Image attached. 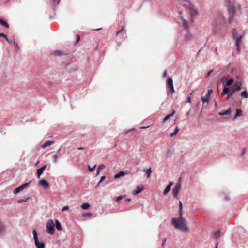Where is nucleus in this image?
<instances>
[{
  "label": "nucleus",
  "instance_id": "f257e3e1",
  "mask_svg": "<svg viewBox=\"0 0 248 248\" xmlns=\"http://www.w3.org/2000/svg\"><path fill=\"white\" fill-rule=\"evenodd\" d=\"M223 21L224 18L222 15L219 13H217L214 16L212 23L213 33L215 35H218L222 38L224 37V35L221 33L220 31Z\"/></svg>",
  "mask_w": 248,
  "mask_h": 248
},
{
  "label": "nucleus",
  "instance_id": "f03ea898",
  "mask_svg": "<svg viewBox=\"0 0 248 248\" xmlns=\"http://www.w3.org/2000/svg\"><path fill=\"white\" fill-rule=\"evenodd\" d=\"M225 4L229 14L228 21L231 23L234 18L236 10L240 9L241 6L236 1L231 0H226Z\"/></svg>",
  "mask_w": 248,
  "mask_h": 248
},
{
  "label": "nucleus",
  "instance_id": "7ed1b4c3",
  "mask_svg": "<svg viewBox=\"0 0 248 248\" xmlns=\"http://www.w3.org/2000/svg\"><path fill=\"white\" fill-rule=\"evenodd\" d=\"M242 82L241 81L236 82L232 87L228 86H224L223 87L221 95L225 96L226 94L232 95L237 91L241 90Z\"/></svg>",
  "mask_w": 248,
  "mask_h": 248
},
{
  "label": "nucleus",
  "instance_id": "20e7f679",
  "mask_svg": "<svg viewBox=\"0 0 248 248\" xmlns=\"http://www.w3.org/2000/svg\"><path fill=\"white\" fill-rule=\"evenodd\" d=\"M172 224L177 229H179L182 231H186L188 230L186 221L183 217V215H179L178 218H172Z\"/></svg>",
  "mask_w": 248,
  "mask_h": 248
},
{
  "label": "nucleus",
  "instance_id": "39448f33",
  "mask_svg": "<svg viewBox=\"0 0 248 248\" xmlns=\"http://www.w3.org/2000/svg\"><path fill=\"white\" fill-rule=\"evenodd\" d=\"M178 1L180 4L188 8L191 16L197 15L198 11L194 8V6L191 3L190 0H178Z\"/></svg>",
  "mask_w": 248,
  "mask_h": 248
},
{
  "label": "nucleus",
  "instance_id": "423d86ee",
  "mask_svg": "<svg viewBox=\"0 0 248 248\" xmlns=\"http://www.w3.org/2000/svg\"><path fill=\"white\" fill-rule=\"evenodd\" d=\"M34 244L36 248H44L45 246V243L43 241H39L38 237V233L35 229L32 231Z\"/></svg>",
  "mask_w": 248,
  "mask_h": 248
},
{
  "label": "nucleus",
  "instance_id": "0eeeda50",
  "mask_svg": "<svg viewBox=\"0 0 248 248\" xmlns=\"http://www.w3.org/2000/svg\"><path fill=\"white\" fill-rule=\"evenodd\" d=\"M46 231L47 232L52 235L54 233L55 229V224L53 222V220L52 219L48 220L47 224H46Z\"/></svg>",
  "mask_w": 248,
  "mask_h": 248
},
{
  "label": "nucleus",
  "instance_id": "6e6552de",
  "mask_svg": "<svg viewBox=\"0 0 248 248\" xmlns=\"http://www.w3.org/2000/svg\"><path fill=\"white\" fill-rule=\"evenodd\" d=\"M167 86L168 88L167 93H172L174 92L173 80L171 78H168L167 79Z\"/></svg>",
  "mask_w": 248,
  "mask_h": 248
},
{
  "label": "nucleus",
  "instance_id": "1a4fd4ad",
  "mask_svg": "<svg viewBox=\"0 0 248 248\" xmlns=\"http://www.w3.org/2000/svg\"><path fill=\"white\" fill-rule=\"evenodd\" d=\"M221 80L223 84L224 85V86L230 87L233 85L234 82V80L231 77L225 78L224 76L222 78Z\"/></svg>",
  "mask_w": 248,
  "mask_h": 248
},
{
  "label": "nucleus",
  "instance_id": "9d476101",
  "mask_svg": "<svg viewBox=\"0 0 248 248\" xmlns=\"http://www.w3.org/2000/svg\"><path fill=\"white\" fill-rule=\"evenodd\" d=\"M31 181H29V182L25 183L21 185H20L18 187L15 189L14 190V194L16 195L25 189V188H27V187L29 186L30 184L31 183Z\"/></svg>",
  "mask_w": 248,
  "mask_h": 248
},
{
  "label": "nucleus",
  "instance_id": "9b49d317",
  "mask_svg": "<svg viewBox=\"0 0 248 248\" xmlns=\"http://www.w3.org/2000/svg\"><path fill=\"white\" fill-rule=\"evenodd\" d=\"M38 184L39 185L42 186L44 189H47L49 187V183L45 179H41L40 180Z\"/></svg>",
  "mask_w": 248,
  "mask_h": 248
},
{
  "label": "nucleus",
  "instance_id": "f8f14e48",
  "mask_svg": "<svg viewBox=\"0 0 248 248\" xmlns=\"http://www.w3.org/2000/svg\"><path fill=\"white\" fill-rule=\"evenodd\" d=\"M143 186H139L136 187V189L132 191L133 195H137L144 190Z\"/></svg>",
  "mask_w": 248,
  "mask_h": 248
},
{
  "label": "nucleus",
  "instance_id": "ddd939ff",
  "mask_svg": "<svg viewBox=\"0 0 248 248\" xmlns=\"http://www.w3.org/2000/svg\"><path fill=\"white\" fill-rule=\"evenodd\" d=\"M172 185L173 183L172 182H169V183L168 184V185L164 190L163 194L164 195H166L170 192Z\"/></svg>",
  "mask_w": 248,
  "mask_h": 248
},
{
  "label": "nucleus",
  "instance_id": "4468645a",
  "mask_svg": "<svg viewBox=\"0 0 248 248\" xmlns=\"http://www.w3.org/2000/svg\"><path fill=\"white\" fill-rule=\"evenodd\" d=\"M46 167V165H45L37 170V176L38 178H40Z\"/></svg>",
  "mask_w": 248,
  "mask_h": 248
},
{
  "label": "nucleus",
  "instance_id": "2eb2a0df",
  "mask_svg": "<svg viewBox=\"0 0 248 248\" xmlns=\"http://www.w3.org/2000/svg\"><path fill=\"white\" fill-rule=\"evenodd\" d=\"M124 27H123L121 29H120L117 31L116 35L117 36L119 35L120 36L121 33H122V36L121 38L123 39V38H126V33H124Z\"/></svg>",
  "mask_w": 248,
  "mask_h": 248
},
{
  "label": "nucleus",
  "instance_id": "dca6fc26",
  "mask_svg": "<svg viewBox=\"0 0 248 248\" xmlns=\"http://www.w3.org/2000/svg\"><path fill=\"white\" fill-rule=\"evenodd\" d=\"M182 20L183 27L186 30V31H188L189 30V25L188 22L186 20L184 19L183 17H181Z\"/></svg>",
  "mask_w": 248,
  "mask_h": 248
},
{
  "label": "nucleus",
  "instance_id": "f3484780",
  "mask_svg": "<svg viewBox=\"0 0 248 248\" xmlns=\"http://www.w3.org/2000/svg\"><path fill=\"white\" fill-rule=\"evenodd\" d=\"M242 115V111L241 109L237 108L236 109V113L233 119L234 120L238 117H240Z\"/></svg>",
  "mask_w": 248,
  "mask_h": 248
},
{
  "label": "nucleus",
  "instance_id": "a211bd4d",
  "mask_svg": "<svg viewBox=\"0 0 248 248\" xmlns=\"http://www.w3.org/2000/svg\"><path fill=\"white\" fill-rule=\"evenodd\" d=\"M125 174H126V172L123 171H120L118 173L115 174L114 178L115 179H118L122 176H124Z\"/></svg>",
  "mask_w": 248,
  "mask_h": 248
},
{
  "label": "nucleus",
  "instance_id": "6ab92c4d",
  "mask_svg": "<svg viewBox=\"0 0 248 248\" xmlns=\"http://www.w3.org/2000/svg\"><path fill=\"white\" fill-rule=\"evenodd\" d=\"M231 108H228L227 110H226V111H224V112H220L219 113V115L220 116H224V115H228L229 114H231Z\"/></svg>",
  "mask_w": 248,
  "mask_h": 248
},
{
  "label": "nucleus",
  "instance_id": "aec40b11",
  "mask_svg": "<svg viewBox=\"0 0 248 248\" xmlns=\"http://www.w3.org/2000/svg\"><path fill=\"white\" fill-rule=\"evenodd\" d=\"M54 143V141L47 140L42 145V147L43 148H45L47 147H48L52 145Z\"/></svg>",
  "mask_w": 248,
  "mask_h": 248
},
{
  "label": "nucleus",
  "instance_id": "412c9836",
  "mask_svg": "<svg viewBox=\"0 0 248 248\" xmlns=\"http://www.w3.org/2000/svg\"><path fill=\"white\" fill-rule=\"evenodd\" d=\"M175 113V111L174 110H173V111L170 114L167 115L163 119V121L164 122L167 121L169 119H170L171 117H172L174 114Z\"/></svg>",
  "mask_w": 248,
  "mask_h": 248
},
{
  "label": "nucleus",
  "instance_id": "4be33fe9",
  "mask_svg": "<svg viewBox=\"0 0 248 248\" xmlns=\"http://www.w3.org/2000/svg\"><path fill=\"white\" fill-rule=\"evenodd\" d=\"M0 24L7 28L9 27V25L8 22L1 18H0Z\"/></svg>",
  "mask_w": 248,
  "mask_h": 248
},
{
  "label": "nucleus",
  "instance_id": "5701e85b",
  "mask_svg": "<svg viewBox=\"0 0 248 248\" xmlns=\"http://www.w3.org/2000/svg\"><path fill=\"white\" fill-rule=\"evenodd\" d=\"M180 192V189L174 187L172 189L173 196L174 198H177L178 195H179Z\"/></svg>",
  "mask_w": 248,
  "mask_h": 248
},
{
  "label": "nucleus",
  "instance_id": "b1692460",
  "mask_svg": "<svg viewBox=\"0 0 248 248\" xmlns=\"http://www.w3.org/2000/svg\"><path fill=\"white\" fill-rule=\"evenodd\" d=\"M55 227L57 230H58L59 231L62 230V225H61L60 222L58 220H55Z\"/></svg>",
  "mask_w": 248,
  "mask_h": 248
},
{
  "label": "nucleus",
  "instance_id": "393cba45",
  "mask_svg": "<svg viewBox=\"0 0 248 248\" xmlns=\"http://www.w3.org/2000/svg\"><path fill=\"white\" fill-rule=\"evenodd\" d=\"M240 95L243 98H248V92L245 90L241 92Z\"/></svg>",
  "mask_w": 248,
  "mask_h": 248
},
{
  "label": "nucleus",
  "instance_id": "a878e982",
  "mask_svg": "<svg viewBox=\"0 0 248 248\" xmlns=\"http://www.w3.org/2000/svg\"><path fill=\"white\" fill-rule=\"evenodd\" d=\"M234 39L236 40L235 45H240L242 42V35H240Z\"/></svg>",
  "mask_w": 248,
  "mask_h": 248
},
{
  "label": "nucleus",
  "instance_id": "bb28decb",
  "mask_svg": "<svg viewBox=\"0 0 248 248\" xmlns=\"http://www.w3.org/2000/svg\"><path fill=\"white\" fill-rule=\"evenodd\" d=\"M143 171L146 172L147 178L150 177L151 174V173L152 172V169H151V168H149L147 169H144L143 170Z\"/></svg>",
  "mask_w": 248,
  "mask_h": 248
},
{
  "label": "nucleus",
  "instance_id": "cd10ccee",
  "mask_svg": "<svg viewBox=\"0 0 248 248\" xmlns=\"http://www.w3.org/2000/svg\"><path fill=\"white\" fill-rule=\"evenodd\" d=\"M90 205L89 203L86 202L81 204V207L83 210H87L89 208Z\"/></svg>",
  "mask_w": 248,
  "mask_h": 248
},
{
  "label": "nucleus",
  "instance_id": "c85d7f7f",
  "mask_svg": "<svg viewBox=\"0 0 248 248\" xmlns=\"http://www.w3.org/2000/svg\"><path fill=\"white\" fill-rule=\"evenodd\" d=\"M5 231V226L3 225L0 220V235L2 234V233Z\"/></svg>",
  "mask_w": 248,
  "mask_h": 248
},
{
  "label": "nucleus",
  "instance_id": "c756f323",
  "mask_svg": "<svg viewBox=\"0 0 248 248\" xmlns=\"http://www.w3.org/2000/svg\"><path fill=\"white\" fill-rule=\"evenodd\" d=\"M183 205L181 201H179V215H183Z\"/></svg>",
  "mask_w": 248,
  "mask_h": 248
},
{
  "label": "nucleus",
  "instance_id": "7c9ffc66",
  "mask_svg": "<svg viewBox=\"0 0 248 248\" xmlns=\"http://www.w3.org/2000/svg\"><path fill=\"white\" fill-rule=\"evenodd\" d=\"M232 36L233 39L237 38L238 36L235 28H233L232 31Z\"/></svg>",
  "mask_w": 248,
  "mask_h": 248
},
{
  "label": "nucleus",
  "instance_id": "2f4dec72",
  "mask_svg": "<svg viewBox=\"0 0 248 248\" xmlns=\"http://www.w3.org/2000/svg\"><path fill=\"white\" fill-rule=\"evenodd\" d=\"M105 167L106 166L104 164L99 165L97 169L96 176L99 173L101 169H104Z\"/></svg>",
  "mask_w": 248,
  "mask_h": 248
},
{
  "label": "nucleus",
  "instance_id": "473e14b6",
  "mask_svg": "<svg viewBox=\"0 0 248 248\" xmlns=\"http://www.w3.org/2000/svg\"><path fill=\"white\" fill-rule=\"evenodd\" d=\"M221 234V231L220 230H217L214 233V237L216 239H217L220 237Z\"/></svg>",
  "mask_w": 248,
  "mask_h": 248
},
{
  "label": "nucleus",
  "instance_id": "72a5a7b5",
  "mask_svg": "<svg viewBox=\"0 0 248 248\" xmlns=\"http://www.w3.org/2000/svg\"><path fill=\"white\" fill-rule=\"evenodd\" d=\"M186 34L185 35V38L187 41L190 40L192 38V35L190 33L189 31H186Z\"/></svg>",
  "mask_w": 248,
  "mask_h": 248
},
{
  "label": "nucleus",
  "instance_id": "f704fd0d",
  "mask_svg": "<svg viewBox=\"0 0 248 248\" xmlns=\"http://www.w3.org/2000/svg\"><path fill=\"white\" fill-rule=\"evenodd\" d=\"M178 131L179 128L177 126H176L174 132L170 133V136L171 137H174L178 133Z\"/></svg>",
  "mask_w": 248,
  "mask_h": 248
},
{
  "label": "nucleus",
  "instance_id": "c9c22d12",
  "mask_svg": "<svg viewBox=\"0 0 248 248\" xmlns=\"http://www.w3.org/2000/svg\"><path fill=\"white\" fill-rule=\"evenodd\" d=\"M29 197H25L23 199H19L17 200V202L19 203L25 202L27 201H28L29 199Z\"/></svg>",
  "mask_w": 248,
  "mask_h": 248
},
{
  "label": "nucleus",
  "instance_id": "e433bc0d",
  "mask_svg": "<svg viewBox=\"0 0 248 248\" xmlns=\"http://www.w3.org/2000/svg\"><path fill=\"white\" fill-rule=\"evenodd\" d=\"M53 53L56 56H62L64 54L63 52L60 50H55Z\"/></svg>",
  "mask_w": 248,
  "mask_h": 248
},
{
  "label": "nucleus",
  "instance_id": "4c0bfd02",
  "mask_svg": "<svg viewBox=\"0 0 248 248\" xmlns=\"http://www.w3.org/2000/svg\"><path fill=\"white\" fill-rule=\"evenodd\" d=\"M202 101L204 104L205 103H208L209 102V98L207 97L206 96H203L202 97Z\"/></svg>",
  "mask_w": 248,
  "mask_h": 248
},
{
  "label": "nucleus",
  "instance_id": "58836bf2",
  "mask_svg": "<svg viewBox=\"0 0 248 248\" xmlns=\"http://www.w3.org/2000/svg\"><path fill=\"white\" fill-rule=\"evenodd\" d=\"M125 197V195H120L118 197H116V199H115V201L116 202H119V201H120L121 200L123 199V198H124V197Z\"/></svg>",
  "mask_w": 248,
  "mask_h": 248
},
{
  "label": "nucleus",
  "instance_id": "ea45409f",
  "mask_svg": "<svg viewBox=\"0 0 248 248\" xmlns=\"http://www.w3.org/2000/svg\"><path fill=\"white\" fill-rule=\"evenodd\" d=\"M14 45L15 46V49H16L15 51L16 53H17V52L19 49L18 44H17V43L15 42V41H14Z\"/></svg>",
  "mask_w": 248,
  "mask_h": 248
},
{
  "label": "nucleus",
  "instance_id": "a19ab883",
  "mask_svg": "<svg viewBox=\"0 0 248 248\" xmlns=\"http://www.w3.org/2000/svg\"><path fill=\"white\" fill-rule=\"evenodd\" d=\"M213 93V90L212 89H209L208 90L207 93L206 94V96L209 98L210 97V95L211 93Z\"/></svg>",
  "mask_w": 248,
  "mask_h": 248
},
{
  "label": "nucleus",
  "instance_id": "79ce46f5",
  "mask_svg": "<svg viewBox=\"0 0 248 248\" xmlns=\"http://www.w3.org/2000/svg\"><path fill=\"white\" fill-rule=\"evenodd\" d=\"M181 184L180 183V182H178L176 184V185L174 187L176 188H178L180 190L181 189Z\"/></svg>",
  "mask_w": 248,
  "mask_h": 248
},
{
  "label": "nucleus",
  "instance_id": "37998d69",
  "mask_svg": "<svg viewBox=\"0 0 248 248\" xmlns=\"http://www.w3.org/2000/svg\"><path fill=\"white\" fill-rule=\"evenodd\" d=\"M0 37L4 38L5 39H7V36L4 33H0Z\"/></svg>",
  "mask_w": 248,
  "mask_h": 248
},
{
  "label": "nucleus",
  "instance_id": "c03bdc74",
  "mask_svg": "<svg viewBox=\"0 0 248 248\" xmlns=\"http://www.w3.org/2000/svg\"><path fill=\"white\" fill-rule=\"evenodd\" d=\"M69 207L68 206L66 205V206H63L62 209V212L64 211H66V210H68L69 209Z\"/></svg>",
  "mask_w": 248,
  "mask_h": 248
},
{
  "label": "nucleus",
  "instance_id": "a18cd8bd",
  "mask_svg": "<svg viewBox=\"0 0 248 248\" xmlns=\"http://www.w3.org/2000/svg\"><path fill=\"white\" fill-rule=\"evenodd\" d=\"M58 156V155H57V154H56V155L54 156V157H53V162H54V163H56V162H57Z\"/></svg>",
  "mask_w": 248,
  "mask_h": 248
},
{
  "label": "nucleus",
  "instance_id": "49530a36",
  "mask_svg": "<svg viewBox=\"0 0 248 248\" xmlns=\"http://www.w3.org/2000/svg\"><path fill=\"white\" fill-rule=\"evenodd\" d=\"M226 100L227 101H228L230 98H233V97H232V96L231 95L226 94Z\"/></svg>",
  "mask_w": 248,
  "mask_h": 248
},
{
  "label": "nucleus",
  "instance_id": "de8ad7c7",
  "mask_svg": "<svg viewBox=\"0 0 248 248\" xmlns=\"http://www.w3.org/2000/svg\"><path fill=\"white\" fill-rule=\"evenodd\" d=\"M83 216H84V217H91L92 214L91 213H84V214H83Z\"/></svg>",
  "mask_w": 248,
  "mask_h": 248
},
{
  "label": "nucleus",
  "instance_id": "09e8293b",
  "mask_svg": "<svg viewBox=\"0 0 248 248\" xmlns=\"http://www.w3.org/2000/svg\"><path fill=\"white\" fill-rule=\"evenodd\" d=\"M76 38H76V43H78L80 40V36L79 35H77L76 36Z\"/></svg>",
  "mask_w": 248,
  "mask_h": 248
},
{
  "label": "nucleus",
  "instance_id": "8fccbe9b",
  "mask_svg": "<svg viewBox=\"0 0 248 248\" xmlns=\"http://www.w3.org/2000/svg\"><path fill=\"white\" fill-rule=\"evenodd\" d=\"M95 167V166H93L92 168H91L90 166H88V169H89V171L92 172L94 170Z\"/></svg>",
  "mask_w": 248,
  "mask_h": 248
},
{
  "label": "nucleus",
  "instance_id": "3c124183",
  "mask_svg": "<svg viewBox=\"0 0 248 248\" xmlns=\"http://www.w3.org/2000/svg\"><path fill=\"white\" fill-rule=\"evenodd\" d=\"M52 1L54 4L56 3V4H58L60 1V0H50Z\"/></svg>",
  "mask_w": 248,
  "mask_h": 248
},
{
  "label": "nucleus",
  "instance_id": "603ef678",
  "mask_svg": "<svg viewBox=\"0 0 248 248\" xmlns=\"http://www.w3.org/2000/svg\"><path fill=\"white\" fill-rule=\"evenodd\" d=\"M213 72V70H209L206 74V77H209L211 74V73Z\"/></svg>",
  "mask_w": 248,
  "mask_h": 248
},
{
  "label": "nucleus",
  "instance_id": "864d4df0",
  "mask_svg": "<svg viewBox=\"0 0 248 248\" xmlns=\"http://www.w3.org/2000/svg\"><path fill=\"white\" fill-rule=\"evenodd\" d=\"M106 178V177L105 176H102L100 178V183H102L103 181H104L105 180Z\"/></svg>",
  "mask_w": 248,
  "mask_h": 248
},
{
  "label": "nucleus",
  "instance_id": "5fc2aeb1",
  "mask_svg": "<svg viewBox=\"0 0 248 248\" xmlns=\"http://www.w3.org/2000/svg\"><path fill=\"white\" fill-rule=\"evenodd\" d=\"M186 102L188 103H190L191 102V98L190 96H188V97L186 99Z\"/></svg>",
  "mask_w": 248,
  "mask_h": 248
},
{
  "label": "nucleus",
  "instance_id": "6e6d98bb",
  "mask_svg": "<svg viewBox=\"0 0 248 248\" xmlns=\"http://www.w3.org/2000/svg\"><path fill=\"white\" fill-rule=\"evenodd\" d=\"M166 242V238H163L162 242V246H163L165 244Z\"/></svg>",
  "mask_w": 248,
  "mask_h": 248
},
{
  "label": "nucleus",
  "instance_id": "4d7b16f0",
  "mask_svg": "<svg viewBox=\"0 0 248 248\" xmlns=\"http://www.w3.org/2000/svg\"><path fill=\"white\" fill-rule=\"evenodd\" d=\"M163 77L165 78L167 76V71L165 70L163 73Z\"/></svg>",
  "mask_w": 248,
  "mask_h": 248
},
{
  "label": "nucleus",
  "instance_id": "13d9d810",
  "mask_svg": "<svg viewBox=\"0 0 248 248\" xmlns=\"http://www.w3.org/2000/svg\"><path fill=\"white\" fill-rule=\"evenodd\" d=\"M236 46V50L238 52H239L240 50V45H235Z\"/></svg>",
  "mask_w": 248,
  "mask_h": 248
},
{
  "label": "nucleus",
  "instance_id": "bf43d9fd",
  "mask_svg": "<svg viewBox=\"0 0 248 248\" xmlns=\"http://www.w3.org/2000/svg\"><path fill=\"white\" fill-rule=\"evenodd\" d=\"M9 44H11L13 42V40L9 39L8 37L7 39H5Z\"/></svg>",
  "mask_w": 248,
  "mask_h": 248
},
{
  "label": "nucleus",
  "instance_id": "052dcab7",
  "mask_svg": "<svg viewBox=\"0 0 248 248\" xmlns=\"http://www.w3.org/2000/svg\"><path fill=\"white\" fill-rule=\"evenodd\" d=\"M171 151L170 150H168L167 152V155L168 157L170 156L169 154H170Z\"/></svg>",
  "mask_w": 248,
  "mask_h": 248
},
{
  "label": "nucleus",
  "instance_id": "680f3d73",
  "mask_svg": "<svg viewBox=\"0 0 248 248\" xmlns=\"http://www.w3.org/2000/svg\"><path fill=\"white\" fill-rule=\"evenodd\" d=\"M61 151V148H59V150L57 151L56 154L58 155L59 154H60V152Z\"/></svg>",
  "mask_w": 248,
  "mask_h": 248
},
{
  "label": "nucleus",
  "instance_id": "e2e57ef3",
  "mask_svg": "<svg viewBox=\"0 0 248 248\" xmlns=\"http://www.w3.org/2000/svg\"><path fill=\"white\" fill-rule=\"evenodd\" d=\"M246 152V150L245 149H243V150L242 151V153H241V154L242 155H244V154Z\"/></svg>",
  "mask_w": 248,
  "mask_h": 248
},
{
  "label": "nucleus",
  "instance_id": "0e129e2a",
  "mask_svg": "<svg viewBox=\"0 0 248 248\" xmlns=\"http://www.w3.org/2000/svg\"><path fill=\"white\" fill-rule=\"evenodd\" d=\"M225 199L226 200H229L230 199V198L228 196L226 195L225 196Z\"/></svg>",
  "mask_w": 248,
  "mask_h": 248
},
{
  "label": "nucleus",
  "instance_id": "69168bd1",
  "mask_svg": "<svg viewBox=\"0 0 248 248\" xmlns=\"http://www.w3.org/2000/svg\"><path fill=\"white\" fill-rule=\"evenodd\" d=\"M131 201V199L130 198H128L127 199H125V201L126 202H129Z\"/></svg>",
  "mask_w": 248,
  "mask_h": 248
},
{
  "label": "nucleus",
  "instance_id": "338daca9",
  "mask_svg": "<svg viewBox=\"0 0 248 248\" xmlns=\"http://www.w3.org/2000/svg\"><path fill=\"white\" fill-rule=\"evenodd\" d=\"M84 149V148L83 147H80L78 148V150H83Z\"/></svg>",
  "mask_w": 248,
  "mask_h": 248
},
{
  "label": "nucleus",
  "instance_id": "774afa93",
  "mask_svg": "<svg viewBox=\"0 0 248 248\" xmlns=\"http://www.w3.org/2000/svg\"><path fill=\"white\" fill-rule=\"evenodd\" d=\"M227 69V68H223L222 70H221V71L220 72V74L221 73H222L224 72V71Z\"/></svg>",
  "mask_w": 248,
  "mask_h": 248
}]
</instances>
